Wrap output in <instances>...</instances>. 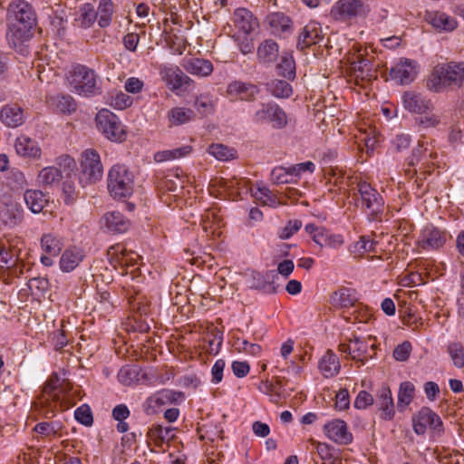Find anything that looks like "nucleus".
<instances>
[{"label": "nucleus", "mask_w": 464, "mask_h": 464, "mask_svg": "<svg viewBox=\"0 0 464 464\" xmlns=\"http://www.w3.org/2000/svg\"><path fill=\"white\" fill-rule=\"evenodd\" d=\"M74 416L77 421L85 425L91 426L93 422V418L90 407L83 404L76 409Z\"/></svg>", "instance_id": "obj_55"}, {"label": "nucleus", "mask_w": 464, "mask_h": 464, "mask_svg": "<svg viewBox=\"0 0 464 464\" xmlns=\"http://www.w3.org/2000/svg\"><path fill=\"white\" fill-rule=\"evenodd\" d=\"M278 75L287 79H294L295 75V66L293 57L284 53L280 58V63L276 66Z\"/></svg>", "instance_id": "obj_46"}, {"label": "nucleus", "mask_w": 464, "mask_h": 464, "mask_svg": "<svg viewBox=\"0 0 464 464\" xmlns=\"http://www.w3.org/2000/svg\"><path fill=\"white\" fill-rule=\"evenodd\" d=\"M24 199L34 214L42 212L49 202L47 196L37 189H27L24 194Z\"/></svg>", "instance_id": "obj_32"}, {"label": "nucleus", "mask_w": 464, "mask_h": 464, "mask_svg": "<svg viewBox=\"0 0 464 464\" xmlns=\"http://www.w3.org/2000/svg\"><path fill=\"white\" fill-rule=\"evenodd\" d=\"M447 241V233L445 230L434 227L426 226L418 239V246L423 249L436 250L443 246Z\"/></svg>", "instance_id": "obj_12"}, {"label": "nucleus", "mask_w": 464, "mask_h": 464, "mask_svg": "<svg viewBox=\"0 0 464 464\" xmlns=\"http://www.w3.org/2000/svg\"><path fill=\"white\" fill-rule=\"evenodd\" d=\"M323 38L324 34L321 24L317 22L312 21L307 24L300 33L297 41V48L304 50L319 43Z\"/></svg>", "instance_id": "obj_17"}, {"label": "nucleus", "mask_w": 464, "mask_h": 464, "mask_svg": "<svg viewBox=\"0 0 464 464\" xmlns=\"http://www.w3.org/2000/svg\"><path fill=\"white\" fill-rule=\"evenodd\" d=\"M253 121L257 124L270 123L275 129H283L288 122L284 110L273 102L262 103L254 113Z\"/></svg>", "instance_id": "obj_8"}, {"label": "nucleus", "mask_w": 464, "mask_h": 464, "mask_svg": "<svg viewBox=\"0 0 464 464\" xmlns=\"http://www.w3.org/2000/svg\"><path fill=\"white\" fill-rule=\"evenodd\" d=\"M192 150L190 146H183L173 150L159 151L154 155V160L157 162H163L166 160H176L188 155Z\"/></svg>", "instance_id": "obj_42"}, {"label": "nucleus", "mask_w": 464, "mask_h": 464, "mask_svg": "<svg viewBox=\"0 0 464 464\" xmlns=\"http://www.w3.org/2000/svg\"><path fill=\"white\" fill-rule=\"evenodd\" d=\"M464 82V62H450L434 67L428 81L429 90L440 92L446 88H459Z\"/></svg>", "instance_id": "obj_1"}, {"label": "nucleus", "mask_w": 464, "mask_h": 464, "mask_svg": "<svg viewBox=\"0 0 464 464\" xmlns=\"http://www.w3.org/2000/svg\"><path fill=\"white\" fill-rule=\"evenodd\" d=\"M103 220L106 228L112 233H124L130 227V220L118 211L106 213Z\"/></svg>", "instance_id": "obj_29"}, {"label": "nucleus", "mask_w": 464, "mask_h": 464, "mask_svg": "<svg viewBox=\"0 0 464 464\" xmlns=\"http://www.w3.org/2000/svg\"><path fill=\"white\" fill-rule=\"evenodd\" d=\"M253 196L258 201H260L263 205L276 208L281 205L280 200L276 198V196L266 187H260L253 192Z\"/></svg>", "instance_id": "obj_47"}, {"label": "nucleus", "mask_w": 464, "mask_h": 464, "mask_svg": "<svg viewBox=\"0 0 464 464\" xmlns=\"http://www.w3.org/2000/svg\"><path fill=\"white\" fill-rule=\"evenodd\" d=\"M27 286L33 295L36 294L35 291L41 293L47 289L48 281L43 277H33L28 281Z\"/></svg>", "instance_id": "obj_63"}, {"label": "nucleus", "mask_w": 464, "mask_h": 464, "mask_svg": "<svg viewBox=\"0 0 464 464\" xmlns=\"http://www.w3.org/2000/svg\"><path fill=\"white\" fill-rule=\"evenodd\" d=\"M373 397L366 391H361L354 401V407L357 409H365L373 403Z\"/></svg>", "instance_id": "obj_64"}, {"label": "nucleus", "mask_w": 464, "mask_h": 464, "mask_svg": "<svg viewBox=\"0 0 464 464\" xmlns=\"http://www.w3.org/2000/svg\"><path fill=\"white\" fill-rule=\"evenodd\" d=\"M413 430L422 435L430 428L435 434L440 435L443 432V423L440 417L429 407H422L418 414L413 417Z\"/></svg>", "instance_id": "obj_9"}, {"label": "nucleus", "mask_w": 464, "mask_h": 464, "mask_svg": "<svg viewBox=\"0 0 464 464\" xmlns=\"http://www.w3.org/2000/svg\"><path fill=\"white\" fill-rule=\"evenodd\" d=\"M227 92L232 98L250 102L256 99L259 89L250 82L235 81L228 84Z\"/></svg>", "instance_id": "obj_18"}, {"label": "nucleus", "mask_w": 464, "mask_h": 464, "mask_svg": "<svg viewBox=\"0 0 464 464\" xmlns=\"http://www.w3.org/2000/svg\"><path fill=\"white\" fill-rule=\"evenodd\" d=\"M0 118L3 123L10 128H16L22 125L24 121V111L16 104L5 106L1 110Z\"/></svg>", "instance_id": "obj_31"}, {"label": "nucleus", "mask_w": 464, "mask_h": 464, "mask_svg": "<svg viewBox=\"0 0 464 464\" xmlns=\"http://www.w3.org/2000/svg\"><path fill=\"white\" fill-rule=\"evenodd\" d=\"M411 352V344L410 342L405 341L401 344L396 346L393 351V357L396 361L405 362Z\"/></svg>", "instance_id": "obj_60"}, {"label": "nucleus", "mask_w": 464, "mask_h": 464, "mask_svg": "<svg viewBox=\"0 0 464 464\" xmlns=\"http://www.w3.org/2000/svg\"><path fill=\"white\" fill-rule=\"evenodd\" d=\"M195 113L190 109L177 107L169 111V120L172 125H181L191 121Z\"/></svg>", "instance_id": "obj_43"}, {"label": "nucleus", "mask_w": 464, "mask_h": 464, "mask_svg": "<svg viewBox=\"0 0 464 464\" xmlns=\"http://www.w3.org/2000/svg\"><path fill=\"white\" fill-rule=\"evenodd\" d=\"M15 150L23 157L34 159L38 158L41 153V150L38 147L37 142L26 136H20L17 138L15 142Z\"/></svg>", "instance_id": "obj_34"}, {"label": "nucleus", "mask_w": 464, "mask_h": 464, "mask_svg": "<svg viewBox=\"0 0 464 464\" xmlns=\"http://www.w3.org/2000/svg\"><path fill=\"white\" fill-rule=\"evenodd\" d=\"M425 19L430 25L440 32L453 31L458 25L457 20L454 17L440 11L427 12Z\"/></svg>", "instance_id": "obj_22"}, {"label": "nucleus", "mask_w": 464, "mask_h": 464, "mask_svg": "<svg viewBox=\"0 0 464 464\" xmlns=\"http://www.w3.org/2000/svg\"><path fill=\"white\" fill-rule=\"evenodd\" d=\"M20 250L11 242H0V268L11 269L17 266Z\"/></svg>", "instance_id": "obj_26"}, {"label": "nucleus", "mask_w": 464, "mask_h": 464, "mask_svg": "<svg viewBox=\"0 0 464 464\" xmlns=\"http://www.w3.org/2000/svg\"><path fill=\"white\" fill-rule=\"evenodd\" d=\"M175 429L171 426L163 427L160 424H155L149 430V436L153 440L157 446L162 443L169 442L175 439Z\"/></svg>", "instance_id": "obj_37"}, {"label": "nucleus", "mask_w": 464, "mask_h": 464, "mask_svg": "<svg viewBox=\"0 0 464 464\" xmlns=\"http://www.w3.org/2000/svg\"><path fill=\"white\" fill-rule=\"evenodd\" d=\"M326 437L339 445H349L353 436L349 430L346 422L341 419L332 420L324 425Z\"/></svg>", "instance_id": "obj_11"}, {"label": "nucleus", "mask_w": 464, "mask_h": 464, "mask_svg": "<svg viewBox=\"0 0 464 464\" xmlns=\"http://www.w3.org/2000/svg\"><path fill=\"white\" fill-rule=\"evenodd\" d=\"M319 369L327 378L337 374L340 370V362L337 356L332 351H327L320 360Z\"/></svg>", "instance_id": "obj_39"}, {"label": "nucleus", "mask_w": 464, "mask_h": 464, "mask_svg": "<svg viewBox=\"0 0 464 464\" xmlns=\"http://www.w3.org/2000/svg\"><path fill=\"white\" fill-rule=\"evenodd\" d=\"M271 180L276 184H286L292 181V178L287 169L278 167L271 171Z\"/></svg>", "instance_id": "obj_57"}, {"label": "nucleus", "mask_w": 464, "mask_h": 464, "mask_svg": "<svg viewBox=\"0 0 464 464\" xmlns=\"http://www.w3.org/2000/svg\"><path fill=\"white\" fill-rule=\"evenodd\" d=\"M7 185L12 189H20L26 185V179L24 174L17 168H12L6 174Z\"/></svg>", "instance_id": "obj_50"}, {"label": "nucleus", "mask_w": 464, "mask_h": 464, "mask_svg": "<svg viewBox=\"0 0 464 464\" xmlns=\"http://www.w3.org/2000/svg\"><path fill=\"white\" fill-rule=\"evenodd\" d=\"M41 245L43 250L53 256H57L63 248L62 241L53 235L43 236Z\"/></svg>", "instance_id": "obj_48"}, {"label": "nucleus", "mask_w": 464, "mask_h": 464, "mask_svg": "<svg viewBox=\"0 0 464 464\" xmlns=\"http://www.w3.org/2000/svg\"><path fill=\"white\" fill-rule=\"evenodd\" d=\"M98 12L91 4H85L79 9L78 14L75 18V25L81 28H89L97 20Z\"/></svg>", "instance_id": "obj_38"}, {"label": "nucleus", "mask_w": 464, "mask_h": 464, "mask_svg": "<svg viewBox=\"0 0 464 464\" xmlns=\"http://www.w3.org/2000/svg\"><path fill=\"white\" fill-rule=\"evenodd\" d=\"M194 105L201 115L211 113L214 107L212 100L206 95H200L198 97Z\"/></svg>", "instance_id": "obj_58"}, {"label": "nucleus", "mask_w": 464, "mask_h": 464, "mask_svg": "<svg viewBox=\"0 0 464 464\" xmlns=\"http://www.w3.org/2000/svg\"><path fill=\"white\" fill-rule=\"evenodd\" d=\"M417 67L413 61L401 59L390 71L392 80L399 84H409L417 76Z\"/></svg>", "instance_id": "obj_13"}, {"label": "nucleus", "mask_w": 464, "mask_h": 464, "mask_svg": "<svg viewBox=\"0 0 464 464\" xmlns=\"http://www.w3.org/2000/svg\"><path fill=\"white\" fill-rule=\"evenodd\" d=\"M47 102L55 111L62 113H72L76 110V102L69 94H57L47 97Z\"/></svg>", "instance_id": "obj_33"}, {"label": "nucleus", "mask_w": 464, "mask_h": 464, "mask_svg": "<svg viewBox=\"0 0 464 464\" xmlns=\"http://www.w3.org/2000/svg\"><path fill=\"white\" fill-rule=\"evenodd\" d=\"M24 210L19 202L8 200L0 210V218L5 226L14 227L24 220Z\"/></svg>", "instance_id": "obj_14"}, {"label": "nucleus", "mask_w": 464, "mask_h": 464, "mask_svg": "<svg viewBox=\"0 0 464 464\" xmlns=\"http://www.w3.org/2000/svg\"><path fill=\"white\" fill-rule=\"evenodd\" d=\"M182 66L190 74L206 77L213 72L210 61L202 58H189L184 61Z\"/></svg>", "instance_id": "obj_28"}, {"label": "nucleus", "mask_w": 464, "mask_h": 464, "mask_svg": "<svg viewBox=\"0 0 464 464\" xmlns=\"http://www.w3.org/2000/svg\"><path fill=\"white\" fill-rule=\"evenodd\" d=\"M208 151L218 160H229L234 159L236 150L223 144H212L208 147Z\"/></svg>", "instance_id": "obj_53"}, {"label": "nucleus", "mask_w": 464, "mask_h": 464, "mask_svg": "<svg viewBox=\"0 0 464 464\" xmlns=\"http://www.w3.org/2000/svg\"><path fill=\"white\" fill-rule=\"evenodd\" d=\"M181 396V392H174L171 390H162L156 394L154 401L158 405H162L167 402H173Z\"/></svg>", "instance_id": "obj_56"}, {"label": "nucleus", "mask_w": 464, "mask_h": 464, "mask_svg": "<svg viewBox=\"0 0 464 464\" xmlns=\"http://www.w3.org/2000/svg\"><path fill=\"white\" fill-rule=\"evenodd\" d=\"M61 381L56 373L51 375L43 388L42 394L34 401L32 411L38 418L52 419L55 415L56 402L60 400L62 392Z\"/></svg>", "instance_id": "obj_2"}, {"label": "nucleus", "mask_w": 464, "mask_h": 464, "mask_svg": "<svg viewBox=\"0 0 464 464\" xmlns=\"http://www.w3.org/2000/svg\"><path fill=\"white\" fill-rule=\"evenodd\" d=\"M352 343V359L359 360L362 362H364L368 357H372V355L368 354V349H373L375 347L374 343L369 344L368 342L363 341L358 337H355L353 340H351Z\"/></svg>", "instance_id": "obj_41"}, {"label": "nucleus", "mask_w": 464, "mask_h": 464, "mask_svg": "<svg viewBox=\"0 0 464 464\" xmlns=\"http://www.w3.org/2000/svg\"><path fill=\"white\" fill-rule=\"evenodd\" d=\"M355 200H361L362 208L371 221H382L384 212V200L382 195L366 181L360 180L356 185Z\"/></svg>", "instance_id": "obj_3"}, {"label": "nucleus", "mask_w": 464, "mask_h": 464, "mask_svg": "<svg viewBox=\"0 0 464 464\" xmlns=\"http://www.w3.org/2000/svg\"><path fill=\"white\" fill-rule=\"evenodd\" d=\"M108 189L115 198H127L133 191V175L124 165H114L108 174Z\"/></svg>", "instance_id": "obj_5"}, {"label": "nucleus", "mask_w": 464, "mask_h": 464, "mask_svg": "<svg viewBox=\"0 0 464 464\" xmlns=\"http://www.w3.org/2000/svg\"><path fill=\"white\" fill-rule=\"evenodd\" d=\"M169 48L178 54H182L186 49V40L177 35L169 36L167 39Z\"/></svg>", "instance_id": "obj_61"}, {"label": "nucleus", "mask_w": 464, "mask_h": 464, "mask_svg": "<svg viewBox=\"0 0 464 464\" xmlns=\"http://www.w3.org/2000/svg\"><path fill=\"white\" fill-rule=\"evenodd\" d=\"M107 257L114 266H132L136 265L139 256L132 251L129 252L122 245L116 244L108 248Z\"/></svg>", "instance_id": "obj_15"}, {"label": "nucleus", "mask_w": 464, "mask_h": 464, "mask_svg": "<svg viewBox=\"0 0 464 464\" xmlns=\"http://www.w3.org/2000/svg\"><path fill=\"white\" fill-rule=\"evenodd\" d=\"M351 63V69L356 80L370 82L377 78V72L372 68L371 61L364 58L362 54H358Z\"/></svg>", "instance_id": "obj_20"}, {"label": "nucleus", "mask_w": 464, "mask_h": 464, "mask_svg": "<svg viewBox=\"0 0 464 464\" xmlns=\"http://www.w3.org/2000/svg\"><path fill=\"white\" fill-rule=\"evenodd\" d=\"M68 80L71 87L79 95L90 97L101 93L95 72L84 65H76Z\"/></svg>", "instance_id": "obj_4"}, {"label": "nucleus", "mask_w": 464, "mask_h": 464, "mask_svg": "<svg viewBox=\"0 0 464 464\" xmlns=\"http://www.w3.org/2000/svg\"><path fill=\"white\" fill-rule=\"evenodd\" d=\"M62 177V172L54 167L44 168L38 175L39 181L45 185H52L59 181Z\"/></svg>", "instance_id": "obj_54"}, {"label": "nucleus", "mask_w": 464, "mask_h": 464, "mask_svg": "<svg viewBox=\"0 0 464 464\" xmlns=\"http://www.w3.org/2000/svg\"><path fill=\"white\" fill-rule=\"evenodd\" d=\"M266 86L267 91L276 98H288L293 92L291 85L284 80H273Z\"/></svg>", "instance_id": "obj_44"}, {"label": "nucleus", "mask_w": 464, "mask_h": 464, "mask_svg": "<svg viewBox=\"0 0 464 464\" xmlns=\"http://www.w3.org/2000/svg\"><path fill=\"white\" fill-rule=\"evenodd\" d=\"M415 387L411 382H401L398 392L399 411H403L405 408L412 401L414 397Z\"/></svg>", "instance_id": "obj_40"}, {"label": "nucleus", "mask_w": 464, "mask_h": 464, "mask_svg": "<svg viewBox=\"0 0 464 464\" xmlns=\"http://www.w3.org/2000/svg\"><path fill=\"white\" fill-rule=\"evenodd\" d=\"M257 58L260 63H271L278 57V45L272 39L263 41L257 48Z\"/></svg>", "instance_id": "obj_35"}, {"label": "nucleus", "mask_w": 464, "mask_h": 464, "mask_svg": "<svg viewBox=\"0 0 464 464\" xmlns=\"http://www.w3.org/2000/svg\"><path fill=\"white\" fill-rule=\"evenodd\" d=\"M10 8L14 14V20L12 22L34 26L36 24L34 12L27 2L23 0L14 1L11 3Z\"/></svg>", "instance_id": "obj_19"}, {"label": "nucleus", "mask_w": 464, "mask_h": 464, "mask_svg": "<svg viewBox=\"0 0 464 464\" xmlns=\"http://www.w3.org/2000/svg\"><path fill=\"white\" fill-rule=\"evenodd\" d=\"M82 253L78 248H69L63 252L60 259V267L63 272L75 269L82 260Z\"/></svg>", "instance_id": "obj_36"}, {"label": "nucleus", "mask_w": 464, "mask_h": 464, "mask_svg": "<svg viewBox=\"0 0 464 464\" xmlns=\"http://www.w3.org/2000/svg\"><path fill=\"white\" fill-rule=\"evenodd\" d=\"M436 158V154L432 151L428 153V149L423 148L422 144H419L417 148L412 150V155L409 160L408 165L415 166L418 162L424 160L423 165H428L430 160Z\"/></svg>", "instance_id": "obj_49"}, {"label": "nucleus", "mask_w": 464, "mask_h": 464, "mask_svg": "<svg viewBox=\"0 0 464 464\" xmlns=\"http://www.w3.org/2000/svg\"><path fill=\"white\" fill-rule=\"evenodd\" d=\"M98 130L110 140L121 142L126 132L118 116L109 110H101L95 118Z\"/></svg>", "instance_id": "obj_7"}, {"label": "nucleus", "mask_w": 464, "mask_h": 464, "mask_svg": "<svg viewBox=\"0 0 464 464\" xmlns=\"http://www.w3.org/2000/svg\"><path fill=\"white\" fill-rule=\"evenodd\" d=\"M376 405L381 411L383 420H390L394 417V403L392 392L389 387L382 386L376 398Z\"/></svg>", "instance_id": "obj_24"}, {"label": "nucleus", "mask_w": 464, "mask_h": 464, "mask_svg": "<svg viewBox=\"0 0 464 464\" xmlns=\"http://www.w3.org/2000/svg\"><path fill=\"white\" fill-rule=\"evenodd\" d=\"M162 78L167 82L172 90H179L188 85L190 78L186 75L179 67L164 68L161 71Z\"/></svg>", "instance_id": "obj_25"}, {"label": "nucleus", "mask_w": 464, "mask_h": 464, "mask_svg": "<svg viewBox=\"0 0 464 464\" xmlns=\"http://www.w3.org/2000/svg\"><path fill=\"white\" fill-rule=\"evenodd\" d=\"M266 23L271 34L282 35L292 33L293 22L291 18L283 13H272L266 17Z\"/></svg>", "instance_id": "obj_21"}, {"label": "nucleus", "mask_w": 464, "mask_h": 464, "mask_svg": "<svg viewBox=\"0 0 464 464\" xmlns=\"http://www.w3.org/2000/svg\"><path fill=\"white\" fill-rule=\"evenodd\" d=\"M234 23L238 30L249 34L258 26L257 20L246 8H238L234 13Z\"/></svg>", "instance_id": "obj_27"}, {"label": "nucleus", "mask_w": 464, "mask_h": 464, "mask_svg": "<svg viewBox=\"0 0 464 464\" xmlns=\"http://www.w3.org/2000/svg\"><path fill=\"white\" fill-rule=\"evenodd\" d=\"M220 219L218 217L217 213L214 211H207L206 214H204L201 217V225L206 233H214V230L212 229L213 225H219Z\"/></svg>", "instance_id": "obj_59"}, {"label": "nucleus", "mask_w": 464, "mask_h": 464, "mask_svg": "<svg viewBox=\"0 0 464 464\" xmlns=\"http://www.w3.org/2000/svg\"><path fill=\"white\" fill-rule=\"evenodd\" d=\"M100 27H107L111 21L112 2L111 0H102L98 7Z\"/></svg>", "instance_id": "obj_51"}, {"label": "nucleus", "mask_w": 464, "mask_h": 464, "mask_svg": "<svg viewBox=\"0 0 464 464\" xmlns=\"http://www.w3.org/2000/svg\"><path fill=\"white\" fill-rule=\"evenodd\" d=\"M403 106L413 113H424L431 107L430 100L425 99L421 94L415 92H406L402 96Z\"/></svg>", "instance_id": "obj_23"}, {"label": "nucleus", "mask_w": 464, "mask_h": 464, "mask_svg": "<svg viewBox=\"0 0 464 464\" xmlns=\"http://www.w3.org/2000/svg\"><path fill=\"white\" fill-rule=\"evenodd\" d=\"M34 25L11 22L6 33V39L12 48H17L24 42L28 41L32 35Z\"/></svg>", "instance_id": "obj_16"}, {"label": "nucleus", "mask_w": 464, "mask_h": 464, "mask_svg": "<svg viewBox=\"0 0 464 464\" xmlns=\"http://www.w3.org/2000/svg\"><path fill=\"white\" fill-rule=\"evenodd\" d=\"M103 174V167L99 153L92 149L84 150L81 156V173L79 181L82 187L100 180Z\"/></svg>", "instance_id": "obj_6"}, {"label": "nucleus", "mask_w": 464, "mask_h": 464, "mask_svg": "<svg viewBox=\"0 0 464 464\" xmlns=\"http://www.w3.org/2000/svg\"><path fill=\"white\" fill-rule=\"evenodd\" d=\"M375 242L366 237H362L353 246V252L363 253L374 250Z\"/></svg>", "instance_id": "obj_62"}, {"label": "nucleus", "mask_w": 464, "mask_h": 464, "mask_svg": "<svg viewBox=\"0 0 464 464\" xmlns=\"http://www.w3.org/2000/svg\"><path fill=\"white\" fill-rule=\"evenodd\" d=\"M63 429V424L60 421H42L37 423L33 431L41 437L56 436Z\"/></svg>", "instance_id": "obj_45"}, {"label": "nucleus", "mask_w": 464, "mask_h": 464, "mask_svg": "<svg viewBox=\"0 0 464 464\" xmlns=\"http://www.w3.org/2000/svg\"><path fill=\"white\" fill-rule=\"evenodd\" d=\"M447 351L452 360L453 364L461 369L464 367V347L460 343L454 342L449 343Z\"/></svg>", "instance_id": "obj_52"}, {"label": "nucleus", "mask_w": 464, "mask_h": 464, "mask_svg": "<svg viewBox=\"0 0 464 464\" xmlns=\"http://www.w3.org/2000/svg\"><path fill=\"white\" fill-rule=\"evenodd\" d=\"M357 301L355 291L342 287L334 291L330 296V303L335 308H348L354 305Z\"/></svg>", "instance_id": "obj_30"}, {"label": "nucleus", "mask_w": 464, "mask_h": 464, "mask_svg": "<svg viewBox=\"0 0 464 464\" xmlns=\"http://www.w3.org/2000/svg\"><path fill=\"white\" fill-rule=\"evenodd\" d=\"M368 11L362 0H339L332 8L331 14L336 20L350 21L366 15Z\"/></svg>", "instance_id": "obj_10"}]
</instances>
